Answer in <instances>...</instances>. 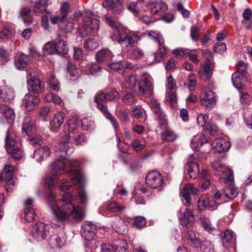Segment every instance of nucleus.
Instances as JSON below:
<instances>
[{
  "label": "nucleus",
  "instance_id": "1",
  "mask_svg": "<svg viewBox=\"0 0 252 252\" xmlns=\"http://www.w3.org/2000/svg\"><path fill=\"white\" fill-rule=\"evenodd\" d=\"M55 196L49 192L47 194L50 207L54 214L52 223L56 227H63L65 223L71 220L78 221L79 209L69 199V194L62 195V199L55 200Z\"/></svg>",
  "mask_w": 252,
  "mask_h": 252
},
{
  "label": "nucleus",
  "instance_id": "2",
  "mask_svg": "<svg viewBox=\"0 0 252 252\" xmlns=\"http://www.w3.org/2000/svg\"><path fill=\"white\" fill-rule=\"evenodd\" d=\"M61 158L56 160L52 164L55 175H58L63 170L65 166H68V173L72 182L75 185L79 184V164L77 160L68 159L65 162Z\"/></svg>",
  "mask_w": 252,
  "mask_h": 252
},
{
  "label": "nucleus",
  "instance_id": "3",
  "mask_svg": "<svg viewBox=\"0 0 252 252\" xmlns=\"http://www.w3.org/2000/svg\"><path fill=\"white\" fill-rule=\"evenodd\" d=\"M124 31L123 29L119 27H116L113 30V34L111 36V38L113 41H117L121 44L127 42L126 46H133L135 43L137 42L140 39V35L138 32H130L126 33L123 37L121 32Z\"/></svg>",
  "mask_w": 252,
  "mask_h": 252
},
{
  "label": "nucleus",
  "instance_id": "4",
  "mask_svg": "<svg viewBox=\"0 0 252 252\" xmlns=\"http://www.w3.org/2000/svg\"><path fill=\"white\" fill-rule=\"evenodd\" d=\"M148 35L158 44V50L155 53V60L157 63L160 62L162 61L166 54L167 47L164 43L163 36L159 32L153 31H150Z\"/></svg>",
  "mask_w": 252,
  "mask_h": 252
},
{
  "label": "nucleus",
  "instance_id": "5",
  "mask_svg": "<svg viewBox=\"0 0 252 252\" xmlns=\"http://www.w3.org/2000/svg\"><path fill=\"white\" fill-rule=\"evenodd\" d=\"M152 78L149 75H143L138 83V89L136 91L138 95L149 97L154 94V85Z\"/></svg>",
  "mask_w": 252,
  "mask_h": 252
},
{
  "label": "nucleus",
  "instance_id": "6",
  "mask_svg": "<svg viewBox=\"0 0 252 252\" xmlns=\"http://www.w3.org/2000/svg\"><path fill=\"white\" fill-rule=\"evenodd\" d=\"M48 225L45 223L39 222L34 225L32 229V237L37 241H41L45 240L49 234Z\"/></svg>",
  "mask_w": 252,
  "mask_h": 252
},
{
  "label": "nucleus",
  "instance_id": "7",
  "mask_svg": "<svg viewBox=\"0 0 252 252\" xmlns=\"http://www.w3.org/2000/svg\"><path fill=\"white\" fill-rule=\"evenodd\" d=\"M200 99L201 105L208 110L213 109L217 101L215 94L210 90L202 92L200 95Z\"/></svg>",
  "mask_w": 252,
  "mask_h": 252
},
{
  "label": "nucleus",
  "instance_id": "8",
  "mask_svg": "<svg viewBox=\"0 0 252 252\" xmlns=\"http://www.w3.org/2000/svg\"><path fill=\"white\" fill-rule=\"evenodd\" d=\"M151 192L141 184H137L132 192L133 197L136 204H143L146 202V197L151 194Z\"/></svg>",
  "mask_w": 252,
  "mask_h": 252
},
{
  "label": "nucleus",
  "instance_id": "9",
  "mask_svg": "<svg viewBox=\"0 0 252 252\" xmlns=\"http://www.w3.org/2000/svg\"><path fill=\"white\" fill-rule=\"evenodd\" d=\"M147 185L153 189H157L163 184V180L161 174L157 171L149 172L146 177Z\"/></svg>",
  "mask_w": 252,
  "mask_h": 252
},
{
  "label": "nucleus",
  "instance_id": "10",
  "mask_svg": "<svg viewBox=\"0 0 252 252\" xmlns=\"http://www.w3.org/2000/svg\"><path fill=\"white\" fill-rule=\"evenodd\" d=\"M27 79L28 89L30 91L34 93L42 92L43 88L42 87L40 80L36 75H32L30 73L28 74Z\"/></svg>",
  "mask_w": 252,
  "mask_h": 252
},
{
  "label": "nucleus",
  "instance_id": "11",
  "mask_svg": "<svg viewBox=\"0 0 252 252\" xmlns=\"http://www.w3.org/2000/svg\"><path fill=\"white\" fill-rule=\"evenodd\" d=\"M96 231V226L90 222H86L81 225V236L88 242L91 241L94 237Z\"/></svg>",
  "mask_w": 252,
  "mask_h": 252
},
{
  "label": "nucleus",
  "instance_id": "12",
  "mask_svg": "<svg viewBox=\"0 0 252 252\" xmlns=\"http://www.w3.org/2000/svg\"><path fill=\"white\" fill-rule=\"evenodd\" d=\"M199 189L194 187V185L192 184L187 185L183 189L182 191V196L184 200H185L184 202V204L189 206L191 204V194H196Z\"/></svg>",
  "mask_w": 252,
  "mask_h": 252
},
{
  "label": "nucleus",
  "instance_id": "13",
  "mask_svg": "<svg viewBox=\"0 0 252 252\" xmlns=\"http://www.w3.org/2000/svg\"><path fill=\"white\" fill-rule=\"evenodd\" d=\"M185 174L187 178L195 179L199 175V164L194 161L189 160L185 165Z\"/></svg>",
  "mask_w": 252,
  "mask_h": 252
},
{
  "label": "nucleus",
  "instance_id": "14",
  "mask_svg": "<svg viewBox=\"0 0 252 252\" xmlns=\"http://www.w3.org/2000/svg\"><path fill=\"white\" fill-rule=\"evenodd\" d=\"M179 220L183 226L189 227L191 226L194 220V216L192 210L186 209L183 213H180Z\"/></svg>",
  "mask_w": 252,
  "mask_h": 252
},
{
  "label": "nucleus",
  "instance_id": "15",
  "mask_svg": "<svg viewBox=\"0 0 252 252\" xmlns=\"http://www.w3.org/2000/svg\"><path fill=\"white\" fill-rule=\"evenodd\" d=\"M213 74L211 61L207 59L199 70L198 75L203 80H208Z\"/></svg>",
  "mask_w": 252,
  "mask_h": 252
},
{
  "label": "nucleus",
  "instance_id": "16",
  "mask_svg": "<svg viewBox=\"0 0 252 252\" xmlns=\"http://www.w3.org/2000/svg\"><path fill=\"white\" fill-rule=\"evenodd\" d=\"M31 62L30 57L23 53L17 54L14 58V64L19 70L26 68Z\"/></svg>",
  "mask_w": 252,
  "mask_h": 252
},
{
  "label": "nucleus",
  "instance_id": "17",
  "mask_svg": "<svg viewBox=\"0 0 252 252\" xmlns=\"http://www.w3.org/2000/svg\"><path fill=\"white\" fill-rule=\"evenodd\" d=\"M158 129L157 131L160 133L162 138L163 140L168 142H172L176 139V135L168 127L167 125H165L164 124L158 125Z\"/></svg>",
  "mask_w": 252,
  "mask_h": 252
},
{
  "label": "nucleus",
  "instance_id": "18",
  "mask_svg": "<svg viewBox=\"0 0 252 252\" xmlns=\"http://www.w3.org/2000/svg\"><path fill=\"white\" fill-rule=\"evenodd\" d=\"M73 149L70 147L68 144H58L55 150V154L58 157L61 158L62 159L66 158L73 153Z\"/></svg>",
  "mask_w": 252,
  "mask_h": 252
},
{
  "label": "nucleus",
  "instance_id": "19",
  "mask_svg": "<svg viewBox=\"0 0 252 252\" xmlns=\"http://www.w3.org/2000/svg\"><path fill=\"white\" fill-rule=\"evenodd\" d=\"M14 97V92L12 88L6 85L0 87V99L1 101L9 102Z\"/></svg>",
  "mask_w": 252,
  "mask_h": 252
},
{
  "label": "nucleus",
  "instance_id": "20",
  "mask_svg": "<svg viewBox=\"0 0 252 252\" xmlns=\"http://www.w3.org/2000/svg\"><path fill=\"white\" fill-rule=\"evenodd\" d=\"M39 101V98L36 96L31 94H26L23 99L24 105L26 109L29 111L33 110Z\"/></svg>",
  "mask_w": 252,
  "mask_h": 252
},
{
  "label": "nucleus",
  "instance_id": "21",
  "mask_svg": "<svg viewBox=\"0 0 252 252\" xmlns=\"http://www.w3.org/2000/svg\"><path fill=\"white\" fill-rule=\"evenodd\" d=\"M213 149L216 150L219 153H221L227 150L230 144L227 139L218 138L213 141L212 145Z\"/></svg>",
  "mask_w": 252,
  "mask_h": 252
},
{
  "label": "nucleus",
  "instance_id": "22",
  "mask_svg": "<svg viewBox=\"0 0 252 252\" xmlns=\"http://www.w3.org/2000/svg\"><path fill=\"white\" fill-rule=\"evenodd\" d=\"M50 154L51 150L50 148L47 146H44L34 151L33 158L38 162H41L44 159L48 158Z\"/></svg>",
  "mask_w": 252,
  "mask_h": 252
},
{
  "label": "nucleus",
  "instance_id": "23",
  "mask_svg": "<svg viewBox=\"0 0 252 252\" xmlns=\"http://www.w3.org/2000/svg\"><path fill=\"white\" fill-rule=\"evenodd\" d=\"M108 100L104 92L98 93L95 97L94 101L97 104V108L103 113L107 111L106 101Z\"/></svg>",
  "mask_w": 252,
  "mask_h": 252
},
{
  "label": "nucleus",
  "instance_id": "24",
  "mask_svg": "<svg viewBox=\"0 0 252 252\" xmlns=\"http://www.w3.org/2000/svg\"><path fill=\"white\" fill-rule=\"evenodd\" d=\"M22 129L27 135L36 130V125L34 120L31 117H25L23 120Z\"/></svg>",
  "mask_w": 252,
  "mask_h": 252
},
{
  "label": "nucleus",
  "instance_id": "25",
  "mask_svg": "<svg viewBox=\"0 0 252 252\" xmlns=\"http://www.w3.org/2000/svg\"><path fill=\"white\" fill-rule=\"evenodd\" d=\"M246 76L242 72H234L232 75V81L234 86L239 90L241 89L246 81Z\"/></svg>",
  "mask_w": 252,
  "mask_h": 252
},
{
  "label": "nucleus",
  "instance_id": "26",
  "mask_svg": "<svg viewBox=\"0 0 252 252\" xmlns=\"http://www.w3.org/2000/svg\"><path fill=\"white\" fill-rule=\"evenodd\" d=\"M65 239L62 234H54L52 235L48 241L51 248H61L65 243Z\"/></svg>",
  "mask_w": 252,
  "mask_h": 252
},
{
  "label": "nucleus",
  "instance_id": "27",
  "mask_svg": "<svg viewBox=\"0 0 252 252\" xmlns=\"http://www.w3.org/2000/svg\"><path fill=\"white\" fill-rule=\"evenodd\" d=\"M108 66L111 69L117 71L120 74H123L126 69L131 67V63L121 61L113 62L109 63Z\"/></svg>",
  "mask_w": 252,
  "mask_h": 252
},
{
  "label": "nucleus",
  "instance_id": "28",
  "mask_svg": "<svg viewBox=\"0 0 252 252\" xmlns=\"http://www.w3.org/2000/svg\"><path fill=\"white\" fill-rule=\"evenodd\" d=\"M113 57L112 52L109 50L103 49L98 51L95 55V59L99 63L107 62Z\"/></svg>",
  "mask_w": 252,
  "mask_h": 252
},
{
  "label": "nucleus",
  "instance_id": "29",
  "mask_svg": "<svg viewBox=\"0 0 252 252\" xmlns=\"http://www.w3.org/2000/svg\"><path fill=\"white\" fill-rule=\"evenodd\" d=\"M153 6L151 8V13L154 15H163L167 10V6L163 1L156 2L153 3Z\"/></svg>",
  "mask_w": 252,
  "mask_h": 252
},
{
  "label": "nucleus",
  "instance_id": "30",
  "mask_svg": "<svg viewBox=\"0 0 252 252\" xmlns=\"http://www.w3.org/2000/svg\"><path fill=\"white\" fill-rule=\"evenodd\" d=\"M99 21L96 19H93V24L94 25L93 27H89V25L86 23L83 26V29L80 35L82 36L91 35L92 33L96 32L99 27Z\"/></svg>",
  "mask_w": 252,
  "mask_h": 252
},
{
  "label": "nucleus",
  "instance_id": "31",
  "mask_svg": "<svg viewBox=\"0 0 252 252\" xmlns=\"http://www.w3.org/2000/svg\"><path fill=\"white\" fill-rule=\"evenodd\" d=\"M0 113L7 120V122L11 121L15 119L13 110L5 104H0Z\"/></svg>",
  "mask_w": 252,
  "mask_h": 252
},
{
  "label": "nucleus",
  "instance_id": "32",
  "mask_svg": "<svg viewBox=\"0 0 252 252\" xmlns=\"http://www.w3.org/2000/svg\"><path fill=\"white\" fill-rule=\"evenodd\" d=\"M86 183L85 177L80 171V204L86 205L88 202V196L87 192L84 189L81 188V186H83V183Z\"/></svg>",
  "mask_w": 252,
  "mask_h": 252
},
{
  "label": "nucleus",
  "instance_id": "33",
  "mask_svg": "<svg viewBox=\"0 0 252 252\" xmlns=\"http://www.w3.org/2000/svg\"><path fill=\"white\" fill-rule=\"evenodd\" d=\"M15 137L16 136L14 133L9 130L6 131L4 139V147L6 150H8L16 145L17 141L15 140Z\"/></svg>",
  "mask_w": 252,
  "mask_h": 252
},
{
  "label": "nucleus",
  "instance_id": "34",
  "mask_svg": "<svg viewBox=\"0 0 252 252\" xmlns=\"http://www.w3.org/2000/svg\"><path fill=\"white\" fill-rule=\"evenodd\" d=\"M31 9L28 7H23L21 8L19 12V17L22 18L24 23L29 25L32 23V20L30 16Z\"/></svg>",
  "mask_w": 252,
  "mask_h": 252
},
{
  "label": "nucleus",
  "instance_id": "35",
  "mask_svg": "<svg viewBox=\"0 0 252 252\" xmlns=\"http://www.w3.org/2000/svg\"><path fill=\"white\" fill-rule=\"evenodd\" d=\"M65 115L60 112L56 114L50 122V126L52 128L57 129L59 128L63 124L64 120Z\"/></svg>",
  "mask_w": 252,
  "mask_h": 252
},
{
  "label": "nucleus",
  "instance_id": "36",
  "mask_svg": "<svg viewBox=\"0 0 252 252\" xmlns=\"http://www.w3.org/2000/svg\"><path fill=\"white\" fill-rule=\"evenodd\" d=\"M207 142V139L202 133H198L192 139L190 145L192 148L199 147Z\"/></svg>",
  "mask_w": 252,
  "mask_h": 252
},
{
  "label": "nucleus",
  "instance_id": "37",
  "mask_svg": "<svg viewBox=\"0 0 252 252\" xmlns=\"http://www.w3.org/2000/svg\"><path fill=\"white\" fill-rule=\"evenodd\" d=\"M187 238L189 245L193 248L199 247L200 245V240L196 237L195 233L192 231H189L186 235Z\"/></svg>",
  "mask_w": 252,
  "mask_h": 252
},
{
  "label": "nucleus",
  "instance_id": "38",
  "mask_svg": "<svg viewBox=\"0 0 252 252\" xmlns=\"http://www.w3.org/2000/svg\"><path fill=\"white\" fill-rule=\"evenodd\" d=\"M72 188V187L71 186L69 182L67 181L66 180H63L60 187V190L64 193L62 195H66V194H69V199H70V200L75 205L72 195L71 194L70 192L69 191Z\"/></svg>",
  "mask_w": 252,
  "mask_h": 252
},
{
  "label": "nucleus",
  "instance_id": "39",
  "mask_svg": "<svg viewBox=\"0 0 252 252\" xmlns=\"http://www.w3.org/2000/svg\"><path fill=\"white\" fill-rule=\"evenodd\" d=\"M221 241L223 245L225 243L230 242H235L236 241V235L235 233L231 230H227L221 236Z\"/></svg>",
  "mask_w": 252,
  "mask_h": 252
},
{
  "label": "nucleus",
  "instance_id": "40",
  "mask_svg": "<svg viewBox=\"0 0 252 252\" xmlns=\"http://www.w3.org/2000/svg\"><path fill=\"white\" fill-rule=\"evenodd\" d=\"M137 78L135 75H131L126 78L125 82L123 85V87L132 90L136 84Z\"/></svg>",
  "mask_w": 252,
  "mask_h": 252
},
{
  "label": "nucleus",
  "instance_id": "41",
  "mask_svg": "<svg viewBox=\"0 0 252 252\" xmlns=\"http://www.w3.org/2000/svg\"><path fill=\"white\" fill-rule=\"evenodd\" d=\"M153 112L155 119L158 121L159 123V125H162V124H165V125H167L166 116L161 108H157V109L153 110Z\"/></svg>",
  "mask_w": 252,
  "mask_h": 252
},
{
  "label": "nucleus",
  "instance_id": "42",
  "mask_svg": "<svg viewBox=\"0 0 252 252\" xmlns=\"http://www.w3.org/2000/svg\"><path fill=\"white\" fill-rule=\"evenodd\" d=\"M66 125L68 127L69 131L71 132L77 133L78 132V120L77 118L71 117L68 120Z\"/></svg>",
  "mask_w": 252,
  "mask_h": 252
},
{
  "label": "nucleus",
  "instance_id": "43",
  "mask_svg": "<svg viewBox=\"0 0 252 252\" xmlns=\"http://www.w3.org/2000/svg\"><path fill=\"white\" fill-rule=\"evenodd\" d=\"M48 0H38L34 5V11L35 13H43L46 11Z\"/></svg>",
  "mask_w": 252,
  "mask_h": 252
},
{
  "label": "nucleus",
  "instance_id": "44",
  "mask_svg": "<svg viewBox=\"0 0 252 252\" xmlns=\"http://www.w3.org/2000/svg\"><path fill=\"white\" fill-rule=\"evenodd\" d=\"M132 116L136 119L144 121L145 119L146 113L141 107L136 106L132 111Z\"/></svg>",
  "mask_w": 252,
  "mask_h": 252
},
{
  "label": "nucleus",
  "instance_id": "45",
  "mask_svg": "<svg viewBox=\"0 0 252 252\" xmlns=\"http://www.w3.org/2000/svg\"><path fill=\"white\" fill-rule=\"evenodd\" d=\"M56 53L59 54H66L68 52V48L66 42L60 40L55 43Z\"/></svg>",
  "mask_w": 252,
  "mask_h": 252
},
{
  "label": "nucleus",
  "instance_id": "46",
  "mask_svg": "<svg viewBox=\"0 0 252 252\" xmlns=\"http://www.w3.org/2000/svg\"><path fill=\"white\" fill-rule=\"evenodd\" d=\"M237 193V189L232 187L225 188L223 191V196L230 200L235 198Z\"/></svg>",
  "mask_w": 252,
  "mask_h": 252
},
{
  "label": "nucleus",
  "instance_id": "47",
  "mask_svg": "<svg viewBox=\"0 0 252 252\" xmlns=\"http://www.w3.org/2000/svg\"><path fill=\"white\" fill-rule=\"evenodd\" d=\"M206 133H208L210 135L215 136L219 134L220 131L218 126L214 123L207 124L204 128Z\"/></svg>",
  "mask_w": 252,
  "mask_h": 252
},
{
  "label": "nucleus",
  "instance_id": "48",
  "mask_svg": "<svg viewBox=\"0 0 252 252\" xmlns=\"http://www.w3.org/2000/svg\"><path fill=\"white\" fill-rule=\"evenodd\" d=\"M14 167L10 164H6L3 167V174L6 178V181L13 180Z\"/></svg>",
  "mask_w": 252,
  "mask_h": 252
},
{
  "label": "nucleus",
  "instance_id": "49",
  "mask_svg": "<svg viewBox=\"0 0 252 252\" xmlns=\"http://www.w3.org/2000/svg\"><path fill=\"white\" fill-rule=\"evenodd\" d=\"M104 93L108 100H116L119 98V94L115 88H109Z\"/></svg>",
  "mask_w": 252,
  "mask_h": 252
},
{
  "label": "nucleus",
  "instance_id": "50",
  "mask_svg": "<svg viewBox=\"0 0 252 252\" xmlns=\"http://www.w3.org/2000/svg\"><path fill=\"white\" fill-rule=\"evenodd\" d=\"M94 124L91 119L84 118L81 121V127L83 130L91 131L94 128Z\"/></svg>",
  "mask_w": 252,
  "mask_h": 252
},
{
  "label": "nucleus",
  "instance_id": "51",
  "mask_svg": "<svg viewBox=\"0 0 252 252\" xmlns=\"http://www.w3.org/2000/svg\"><path fill=\"white\" fill-rule=\"evenodd\" d=\"M209 198L207 194H203L199 198L197 204L199 211H203L207 208L209 203Z\"/></svg>",
  "mask_w": 252,
  "mask_h": 252
},
{
  "label": "nucleus",
  "instance_id": "52",
  "mask_svg": "<svg viewBox=\"0 0 252 252\" xmlns=\"http://www.w3.org/2000/svg\"><path fill=\"white\" fill-rule=\"evenodd\" d=\"M200 252H214V247L209 241H204L200 242Z\"/></svg>",
  "mask_w": 252,
  "mask_h": 252
},
{
  "label": "nucleus",
  "instance_id": "53",
  "mask_svg": "<svg viewBox=\"0 0 252 252\" xmlns=\"http://www.w3.org/2000/svg\"><path fill=\"white\" fill-rule=\"evenodd\" d=\"M44 55H52L56 53L55 43L49 42L46 43L43 47Z\"/></svg>",
  "mask_w": 252,
  "mask_h": 252
},
{
  "label": "nucleus",
  "instance_id": "54",
  "mask_svg": "<svg viewBox=\"0 0 252 252\" xmlns=\"http://www.w3.org/2000/svg\"><path fill=\"white\" fill-rule=\"evenodd\" d=\"M6 151L14 159H20L23 156V151L19 148H11L8 150H6Z\"/></svg>",
  "mask_w": 252,
  "mask_h": 252
},
{
  "label": "nucleus",
  "instance_id": "55",
  "mask_svg": "<svg viewBox=\"0 0 252 252\" xmlns=\"http://www.w3.org/2000/svg\"><path fill=\"white\" fill-rule=\"evenodd\" d=\"M98 46V44L94 38H91L84 42V47L87 50H94Z\"/></svg>",
  "mask_w": 252,
  "mask_h": 252
},
{
  "label": "nucleus",
  "instance_id": "56",
  "mask_svg": "<svg viewBox=\"0 0 252 252\" xmlns=\"http://www.w3.org/2000/svg\"><path fill=\"white\" fill-rule=\"evenodd\" d=\"M119 3H116L114 0H105L103 2V6L108 10H113L114 13L115 11L118 10Z\"/></svg>",
  "mask_w": 252,
  "mask_h": 252
},
{
  "label": "nucleus",
  "instance_id": "57",
  "mask_svg": "<svg viewBox=\"0 0 252 252\" xmlns=\"http://www.w3.org/2000/svg\"><path fill=\"white\" fill-rule=\"evenodd\" d=\"M107 209L112 212H119L122 211L124 207L116 201L109 202L106 206Z\"/></svg>",
  "mask_w": 252,
  "mask_h": 252
},
{
  "label": "nucleus",
  "instance_id": "58",
  "mask_svg": "<svg viewBox=\"0 0 252 252\" xmlns=\"http://www.w3.org/2000/svg\"><path fill=\"white\" fill-rule=\"evenodd\" d=\"M102 113L105 117L110 121L112 125L115 129V132H117L119 128V126L116 119L108 112V110Z\"/></svg>",
  "mask_w": 252,
  "mask_h": 252
},
{
  "label": "nucleus",
  "instance_id": "59",
  "mask_svg": "<svg viewBox=\"0 0 252 252\" xmlns=\"http://www.w3.org/2000/svg\"><path fill=\"white\" fill-rule=\"evenodd\" d=\"M24 214L25 219L28 222L32 221L35 219V213L33 208H25L24 210Z\"/></svg>",
  "mask_w": 252,
  "mask_h": 252
},
{
  "label": "nucleus",
  "instance_id": "60",
  "mask_svg": "<svg viewBox=\"0 0 252 252\" xmlns=\"http://www.w3.org/2000/svg\"><path fill=\"white\" fill-rule=\"evenodd\" d=\"M30 144L37 149L43 144V140L40 136H35L29 138Z\"/></svg>",
  "mask_w": 252,
  "mask_h": 252
},
{
  "label": "nucleus",
  "instance_id": "61",
  "mask_svg": "<svg viewBox=\"0 0 252 252\" xmlns=\"http://www.w3.org/2000/svg\"><path fill=\"white\" fill-rule=\"evenodd\" d=\"M123 100L126 104L131 105L134 103L135 98L132 94L125 92H124Z\"/></svg>",
  "mask_w": 252,
  "mask_h": 252
},
{
  "label": "nucleus",
  "instance_id": "62",
  "mask_svg": "<svg viewBox=\"0 0 252 252\" xmlns=\"http://www.w3.org/2000/svg\"><path fill=\"white\" fill-rule=\"evenodd\" d=\"M173 54L178 58H182L189 54V50L186 48H178L173 51Z\"/></svg>",
  "mask_w": 252,
  "mask_h": 252
},
{
  "label": "nucleus",
  "instance_id": "63",
  "mask_svg": "<svg viewBox=\"0 0 252 252\" xmlns=\"http://www.w3.org/2000/svg\"><path fill=\"white\" fill-rule=\"evenodd\" d=\"M67 72L69 73L70 77H76L77 78L78 69L75 65L68 62L67 64Z\"/></svg>",
  "mask_w": 252,
  "mask_h": 252
},
{
  "label": "nucleus",
  "instance_id": "64",
  "mask_svg": "<svg viewBox=\"0 0 252 252\" xmlns=\"http://www.w3.org/2000/svg\"><path fill=\"white\" fill-rule=\"evenodd\" d=\"M208 118V116L206 114H201L199 115L197 119L198 125L202 127H206L207 124L209 123Z\"/></svg>",
  "mask_w": 252,
  "mask_h": 252
}]
</instances>
